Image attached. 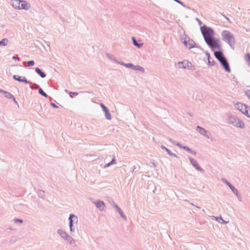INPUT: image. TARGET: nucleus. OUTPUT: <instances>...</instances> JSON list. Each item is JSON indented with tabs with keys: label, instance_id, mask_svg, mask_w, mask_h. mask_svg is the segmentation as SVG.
<instances>
[{
	"label": "nucleus",
	"instance_id": "2eb2a0df",
	"mask_svg": "<svg viewBox=\"0 0 250 250\" xmlns=\"http://www.w3.org/2000/svg\"><path fill=\"white\" fill-rule=\"evenodd\" d=\"M36 71L38 73V74H39L41 76V77H42V78L45 77V76H46L44 72H42V70L40 68H36Z\"/></svg>",
	"mask_w": 250,
	"mask_h": 250
},
{
	"label": "nucleus",
	"instance_id": "0eeeda50",
	"mask_svg": "<svg viewBox=\"0 0 250 250\" xmlns=\"http://www.w3.org/2000/svg\"><path fill=\"white\" fill-rule=\"evenodd\" d=\"M69 220L70 221L69 227H70V230L72 231V222L73 221L77 222V220H78L77 217L73 214H71L69 216Z\"/></svg>",
	"mask_w": 250,
	"mask_h": 250
},
{
	"label": "nucleus",
	"instance_id": "f257e3e1",
	"mask_svg": "<svg viewBox=\"0 0 250 250\" xmlns=\"http://www.w3.org/2000/svg\"><path fill=\"white\" fill-rule=\"evenodd\" d=\"M201 31L207 44L211 48H219L220 45L218 40L214 37V31L206 26L201 27Z\"/></svg>",
	"mask_w": 250,
	"mask_h": 250
},
{
	"label": "nucleus",
	"instance_id": "39448f33",
	"mask_svg": "<svg viewBox=\"0 0 250 250\" xmlns=\"http://www.w3.org/2000/svg\"><path fill=\"white\" fill-rule=\"evenodd\" d=\"M236 106V108L244 114L248 108L245 104L241 103L237 104Z\"/></svg>",
	"mask_w": 250,
	"mask_h": 250
},
{
	"label": "nucleus",
	"instance_id": "c756f323",
	"mask_svg": "<svg viewBox=\"0 0 250 250\" xmlns=\"http://www.w3.org/2000/svg\"><path fill=\"white\" fill-rule=\"evenodd\" d=\"M246 94L248 97L250 99V90H248L246 92Z\"/></svg>",
	"mask_w": 250,
	"mask_h": 250
},
{
	"label": "nucleus",
	"instance_id": "6ab92c4d",
	"mask_svg": "<svg viewBox=\"0 0 250 250\" xmlns=\"http://www.w3.org/2000/svg\"><path fill=\"white\" fill-rule=\"evenodd\" d=\"M66 239L67 240V241L70 244H73L75 243L74 240L73 239V238L68 236L66 237Z\"/></svg>",
	"mask_w": 250,
	"mask_h": 250
},
{
	"label": "nucleus",
	"instance_id": "9b49d317",
	"mask_svg": "<svg viewBox=\"0 0 250 250\" xmlns=\"http://www.w3.org/2000/svg\"><path fill=\"white\" fill-rule=\"evenodd\" d=\"M222 65L223 66L224 69L226 70V71L229 72L230 71V68L229 67V65L225 59L222 62H221Z\"/></svg>",
	"mask_w": 250,
	"mask_h": 250
},
{
	"label": "nucleus",
	"instance_id": "79ce46f5",
	"mask_svg": "<svg viewBox=\"0 0 250 250\" xmlns=\"http://www.w3.org/2000/svg\"><path fill=\"white\" fill-rule=\"evenodd\" d=\"M3 91L0 89V93H3Z\"/></svg>",
	"mask_w": 250,
	"mask_h": 250
},
{
	"label": "nucleus",
	"instance_id": "cd10ccee",
	"mask_svg": "<svg viewBox=\"0 0 250 250\" xmlns=\"http://www.w3.org/2000/svg\"><path fill=\"white\" fill-rule=\"evenodd\" d=\"M105 117L107 119L110 120L111 119V115L108 111H107V112H105Z\"/></svg>",
	"mask_w": 250,
	"mask_h": 250
},
{
	"label": "nucleus",
	"instance_id": "423d86ee",
	"mask_svg": "<svg viewBox=\"0 0 250 250\" xmlns=\"http://www.w3.org/2000/svg\"><path fill=\"white\" fill-rule=\"evenodd\" d=\"M13 78H14V79L15 80H16L17 81H18L19 82H23V83H29V82L24 77H22L21 76H18V75H14L13 76Z\"/></svg>",
	"mask_w": 250,
	"mask_h": 250
},
{
	"label": "nucleus",
	"instance_id": "c85d7f7f",
	"mask_svg": "<svg viewBox=\"0 0 250 250\" xmlns=\"http://www.w3.org/2000/svg\"><path fill=\"white\" fill-rule=\"evenodd\" d=\"M27 64L29 66H33L35 64V62L33 61H30L27 62Z\"/></svg>",
	"mask_w": 250,
	"mask_h": 250
},
{
	"label": "nucleus",
	"instance_id": "58836bf2",
	"mask_svg": "<svg viewBox=\"0 0 250 250\" xmlns=\"http://www.w3.org/2000/svg\"><path fill=\"white\" fill-rule=\"evenodd\" d=\"M51 105H52L53 107H56V105L52 103V104H51Z\"/></svg>",
	"mask_w": 250,
	"mask_h": 250
},
{
	"label": "nucleus",
	"instance_id": "f8f14e48",
	"mask_svg": "<svg viewBox=\"0 0 250 250\" xmlns=\"http://www.w3.org/2000/svg\"><path fill=\"white\" fill-rule=\"evenodd\" d=\"M190 162L192 164V165L194 167H195L197 169H198V170H202V169L199 166L197 161L195 160H194L193 159H192V158H190Z\"/></svg>",
	"mask_w": 250,
	"mask_h": 250
},
{
	"label": "nucleus",
	"instance_id": "412c9836",
	"mask_svg": "<svg viewBox=\"0 0 250 250\" xmlns=\"http://www.w3.org/2000/svg\"><path fill=\"white\" fill-rule=\"evenodd\" d=\"M4 96L8 98H12L13 96L9 92L3 91Z\"/></svg>",
	"mask_w": 250,
	"mask_h": 250
},
{
	"label": "nucleus",
	"instance_id": "aec40b11",
	"mask_svg": "<svg viewBox=\"0 0 250 250\" xmlns=\"http://www.w3.org/2000/svg\"><path fill=\"white\" fill-rule=\"evenodd\" d=\"M8 41L6 39H3L0 42V46L6 45Z\"/></svg>",
	"mask_w": 250,
	"mask_h": 250
},
{
	"label": "nucleus",
	"instance_id": "72a5a7b5",
	"mask_svg": "<svg viewBox=\"0 0 250 250\" xmlns=\"http://www.w3.org/2000/svg\"><path fill=\"white\" fill-rule=\"evenodd\" d=\"M227 184L228 185H229V186L230 187V188L231 189H232V190L234 188L233 187H231V186L228 182H227Z\"/></svg>",
	"mask_w": 250,
	"mask_h": 250
},
{
	"label": "nucleus",
	"instance_id": "7ed1b4c3",
	"mask_svg": "<svg viewBox=\"0 0 250 250\" xmlns=\"http://www.w3.org/2000/svg\"><path fill=\"white\" fill-rule=\"evenodd\" d=\"M224 40L231 45L234 42V39L231 33L228 31H224L222 33Z\"/></svg>",
	"mask_w": 250,
	"mask_h": 250
},
{
	"label": "nucleus",
	"instance_id": "c9c22d12",
	"mask_svg": "<svg viewBox=\"0 0 250 250\" xmlns=\"http://www.w3.org/2000/svg\"><path fill=\"white\" fill-rule=\"evenodd\" d=\"M17 221L19 222H20V223H22V221L21 220L16 219V220H15V222H17Z\"/></svg>",
	"mask_w": 250,
	"mask_h": 250
},
{
	"label": "nucleus",
	"instance_id": "2f4dec72",
	"mask_svg": "<svg viewBox=\"0 0 250 250\" xmlns=\"http://www.w3.org/2000/svg\"><path fill=\"white\" fill-rule=\"evenodd\" d=\"M103 109L104 112H107V111H108V109L105 106L104 107V108H103Z\"/></svg>",
	"mask_w": 250,
	"mask_h": 250
},
{
	"label": "nucleus",
	"instance_id": "bb28decb",
	"mask_svg": "<svg viewBox=\"0 0 250 250\" xmlns=\"http://www.w3.org/2000/svg\"><path fill=\"white\" fill-rule=\"evenodd\" d=\"M245 59L247 61L249 62H250V54L249 53L247 54L245 56Z\"/></svg>",
	"mask_w": 250,
	"mask_h": 250
},
{
	"label": "nucleus",
	"instance_id": "4468645a",
	"mask_svg": "<svg viewBox=\"0 0 250 250\" xmlns=\"http://www.w3.org/2000/svg\"><path fill=\"white\" fill-rule=\"evenodd\" d=\"M215 57L218 59L220 60L223 57V53L220 51H216L214 52Z\"/></svg>",
	"mask_w": 250,
	"mask_h": 250
},
{
	"label": "nucleus",
	"instance_id": "ea45409f",
	"mask_svg": "<svg viewBox=\"0 0 250 250\" xmlns=\"http://www.w3.org/2000/svg\"><path fill=\"white\" fill-rule=\"evenodd\" d=\"M74 95H77V93L76 92H73V93H72Z\"/></svg>",
	"mask_w": 250,
	"mask_h": 250
},
{
	"label": "nucleus",
	"instance_id": "dca6fc26",
	"mask_svg": "<svg viewBox=\"0 0 250 250\" xmlns=\"http://www.w3.org/2000/svg\"><path fill=\"white\" fill-rule=\"evenodd\" d=\"M58 233L60 234L61 237L64 239H66V237L68 236L67 233L62 230H59L58 231Z\"/></svg>",
	"mask_w": 250,
	"mask_h": 250
},
{
	"label": "nucleus",
	"instance_id": "a19ab883",
	"mask_svg": "<svg viewBox=\"0 0 250 250\" xmlns=\"http://www.w3.org/2000/svg\"><path fill=\"white\" fill-rule=\"evenodd\" d=\"M13 58L14 59H16H16H18V57H13Z\"/></svg>",
	"mask_w": 250,
	"mask_h": 250
},
{
	"label": "nucleus",
	"instance_id": "4c0bfd02",
	"mask_svg": "<svg viewBox=\"0 0 250 250\" xmlns=\"http://www.w3.org/2000/svg\"><path fill=\"white\" fill-rule=\"evenodd\" d=\"M100 105L103 108H104V107H105V106L103 104H101Z\"/></svg>",
	"mask_w": 250,
	"mask_h": 250
},
{
	"label": "nucleus",
	"instance_id": "4be33fe9",
	"mask_svg": "<svg viewBox=\"0 0 250 250\" xmlns=\"http://www.w3.org/2000/svg\"><path fill=\"white\" fill-rule=\"evenodd\" d=\"M132 40H133V44H134V45L137 46H138V47H140L141 46H142V44H138V43L137 42H136V40H135V38H134V37H133V38H132Z\"/></svg>",
	"mask_w": 250,
	"mask_h": 250
},
{
	"label": "nucleus",
	"instance_id": "7c9ffc66",
	"mask_svg": "<svg viewBox=\"0 0 250 250\" xmlns=\"http://www.w3.org/2000/svg\"><path fill=\"white\" fill-rule=\"evenodd\" d=\"M115 159H113L112 161L110 163H109L107 164V166H109L111 164H115Z\"/></svg>",
	"mask_w": 250,
	"mask_h": 250
},
{
	"label": "nucleus",
	"instance_id": "f3484780",
	"mask_svg": "<svg viewBox=\"0 0 250 250\" xmlns=\"http://www.w3.org/2000/svg\"><path fill=\"white\" fill-rule=\"evenodd\" d=\"M198 131L202 134L205 135L207 133V131L203 128H202L199 126H197Z\"/></svg>",
	"mask_w": 250,
	"mask_h": 250
},
{
	"label": "nucleus",
	"instance_id": "b1692460",
	"mask_svg": "<svg viewBox=\"0 0 250 250\" xmlns=\"http://www.w3.org/2000/svg\"><path fill=\"white\" fill-rule=\"evenodd\" d=\"M39 92L40 94H41L42 96L45 97H47V94L42 90V89H40L39 90Z\"/></svg>",
	"mask_w": 250,
	"mask_h": 250
},
{
	"label": "nucleus",
	"instance_id": "20e7f679",
	"mask_svg": "<svg viewBox=\"0 0 250 250\" xmlns=\"http://www.w3.org/2000/svg\"><path fill=\"white\" fill-rule=\"evenodd\" d=\"M178 67L181 69H189L192 68V64L188 61H184L177 63Z\"/></svg>",
	"mask_w": 250,
	"mask_h": 250
},
{
	"label": "nucleus",
	"instance_id": "e433bc0d",
	"mask_svg": "<svg viewBox=\"0 0 250 250\" xmlns=\"http://www.w3.org/2000/svg\"><path fill=\"white\" fill-rule=\"evenodd\" d=\"M100 105L103 108H104V107H105V106L103 104H101Z\"/></svg>",
	"mask_w": 250,
	"mask_h": 250
},
{
	"label": "nucleus",
	"instance_id": "1a4fd4ad",
	"mask_svg": "<svg viewBox=\"0 0 250 250\" xmlns=\"http://www.w3.org/2000/svg\"><path fill=\"white\" fill-rule=\"evenodd\" d=\"M235 123L232 121V123L234 124V125L238 126L241 128L244 127V124L243 122L240 121L238 119H234Z\"/></svg>",
	"mask_w": 250,
	"mask_h": 250
},
{
	"label": "nucleus",
	"instance_id": "6e6552de",
	"mask_svg": "<svg viewBox=\"0 0 250 250\" xmlns=\"http://www.w3.org/2000/svg\"><path fill=\"white\" fill-rule=\"evenodd\" d=\"M184 43L186 47L188 48H191L194 47L195 44L193 41H190L189 40H185L184 42Z\"/></svg>",
	"mask_w": 250,
	"mask_h": 250
},
{
	"label": "nucleus",
	"instance_id": "393cba45",
	"mask_svg": "<svg viewBox=\"0 0 250 250\" xmlns=\"http://www.w3.org/2000/svg\"><path fill=\"white\" fill-rule=\"evenodd\" d=\"M122 64L124 65L126 67L131 68L132 69H133V66H134V65H133L131 63H126V64L123 63Z\"/></svg>",
	"mask_w": 250,
	"mask_h": 250
},
{
	"label": "nucleus",
	"instance_id": "37998d69",
	"mask_svg": "<svg viewBox=\"0 0 250 250\" xmlns=\"http://www.w3.org/2000/svg\"><path fill=\"white\" fill-rule=\"evenodd\" d=\"M249 64L250 65V62H249Z\"/></svg>",
	"mask_w": 250,
	"mask_h": 250
},
{
	"label": "nucleus",
	"instance_id": "9d476101",
	"mask_svg": "<svg viewBox=\"0 0 250 250\" xmlns=\"http://www.w3.org/2000/svg\"><path fill=\"white\" fill-rule=\"evenodd\" d=\"M95 204L97 208H98L100 210H103L104 208L105 205L103 201H98L95 203Z\"/></svg>",
	"mask_w": 250,
	"mask_h": 250
},
{
	"label": "nucleus",
	"instance_id": "ddd939ff",
	"mask_svg": "<svg viewBox=\"0 0 250 250\" xmlns=\"http://www.w3.org/2000/svg\"><path fill=\"white\" fill-rule=\"evenodd\" d=\"M177 145L178 146H179V147H181V148H183V149H184L185 150L194 154V155H195L196 154V152L192 150H191L189 148H188V147L187 146H181L179 143L177 144Z\"/></svg>",
	"mask_w": 250,
	"mask_h": 250
},
{
	"label": "nucleus",
	"instance_id": "a878e982",
	"mask_svg": "<svg viewBox=\"0 0 250 250\" xmlns=\"http://www.w3.org/2000/svg\"><path fill=\"white\" fill-rule=\"evenodd\" d=\"M245 115H247L248 117H250V107H248L247 110L245 113Z\"/></svg>",
	"mask_w": 250,
	"mask_h": 250
},
{
	"label": "nucleus",
	"instance_id": "f704fd0d",
	"mask_svg": "<svg viewBox=\"0 0 250 250\" xmlns=\"http://www.w3.org/2000/svg\"><path fill=\"white\" fill-rule=\"evenodd\" d=\"M225 60V58L223 57L222 58V59H221L220 60H218L220 62H221Z\"/></svg>",
	"mask_w": 250,
	"mask_h": 250
},
{
	"label": "nucleus",
	"instance_id": "a211bd4d",
	"mask_svg": "<svg viewBox=\"0 0 250 250\" xmlns=\"http://www.w3.org/2000/svg\"><path fill=\"white\" fill-rule=\"evenodd\" d=\"M133 69L136 70H140L142 72H144V69L143 67H142L139 65H136V66L134 65L133 67Z\"/></svg>",
	"mask_w": 250,
	"mask_h": 250
},
{
	"label": "nucleus",
	"instance_id": "5701e85b",
	"mask_svg": "<svg viewBox=\"0 0 250 250\" xmlns=\"http://www.w3.org/2000/svg\"><path fill=\"white\" fill-rule=\"evenodd\" d=\"M115 207L117 208V209L118 210V212L120 213L122 217L123 218H125V216L123 215V213L122 210L117 206L116 205Z\"/></svg>",
	"mask_w": 250,
	"mask_h": 250
},
{
	"label": "nucleus",
	"instance_id": "473e14b6",
	"mask_svg": "<svg viewBox=\"0 0 250 250\" xmlns=\"http://www.w3.org/2000/svg\"><path fill=\"white\" fill-rule=\"evenodd\" d=\"M164 148H165V150L167 152V153H168V154H170V155L171 154L170 153V151H169L167 148L166 147H164Z\"/></svg>",
	"mask_w": 250,
	"mask_h": 250
},
{
	"label": "nucleus",
	"instance_id": "f03ea898",
	"mask_svg": "<svg viewBox=\"0 0 250 250\" xmlns=\"http://www.w3.org/2000/svg\"><path fill=\"white\" fill-rule=\"evenodd\" d=\"M12 6L15 8L19 9L28 10L30 7V5L26 1L21 0H12Z\"/></svg>",
	"mask_w": 250,
	"mask_h": 250
}]
</instances>
